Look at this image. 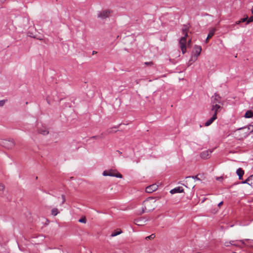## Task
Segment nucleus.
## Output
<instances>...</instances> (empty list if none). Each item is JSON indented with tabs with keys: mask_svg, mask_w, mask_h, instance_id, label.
Segmentation results:
<instances>
[{
	"mask_svg": "<svg viewBox=\"0 0 253 253\" xmlns=\"http://www.w3.org/2000/svg\"><path fill=\"white\" fill-rule=\"evenodd\" d=\"M253 21V15L251 16L248 19L247 24H248Z\"/></svg>",
	"mask_w": 253,
	"mask_h": 253,
	"instance_id": "nucleus-26",
	"label": "nucleus"
},
{
	"mask_svg": "<svg viewBox=\"0 0 253 253\" xmlns=\"http://www.w3.org/2000/svg\"><path fill=\"white\" fill-rule=\"evenodd\" d=\"M212 152V151L211 150L203 151L201 153V157L204 159H208L211 156Z\"/></svg>",
	"mask_w": 253,
	"mask_h": 253,
	"instance_id": "nucleus-10",
	"label": "nucleus"
},
{
	"mask_svg": "<svg viewBox=\"0 0 253 253\" xmlns=\"http://www.w3.org/2000/svg\"><path fill=\"white\" fill-rule=\"evenodd\" d=\"M5 104V100H2L0 101V107L3 106Z\"/></svg>",
	"mask_w": 253,
	"mask_h": 253,
	"instance_id": "nucleus-29",
	"label": "nucleus"
},
{
	"mask_svg": "<svg viewBox=\"0 0 253 253\" xmlns=\"http://www.w3.org/2000/svg\"><path fill=\"white\" fill-rule=\"evenodd\" d=\"M248 17L246 16L245 18H242L240 21H241V23L244 22L248 21Z\"/></svg>",
	"mask_w": 253,
	"mask_h": 253,
	"instance_id": "nucleus-27",
	"label": "nucleus"
},
{
	"mask_svg": "<svg viewBox=\"0 0 253 253\" xmlns=\"http://www.w3.org/2000/svg\"><path fill=\"white\" fill-rule=\"evenodd\" d=\"M217 118V117H216V115L215 114H213L212 117L211 118H210L209 120H208L205 123V126H210V125H211L213 122L216 120Z\"/></svg>",
	"mask_w": 253,
	"mask_h": 253,
	"instance_id": "nucleus-16",
	"label": "nucleus"
},
{
	"mask_svg": "<svg viewBox=\"0 0 253 253\" xmlns=\"http://www.w3.org/2000/svg\"><path fill=\"white\" fill-rule=\"evenodd\" d=\"M156 207V201L153 198H149L145 200L142 204L140 214L153 211Z\"/></svg>",
	"mask_w": 253,
	"mask_h": 253,
	"instance_id": "nucleus-1",
	"label": "nucleus"
},
{
	"mask_svg": "<svg viewBox=\"0 0 253 253\" xmlns=\"http://www.w3.org/2000/svg\"><path fill=\"white\" fill-rule=\"evenodd\" d=\"M195 178L197 179V180H200V178H199L198 177V175H197V176H196L195 177Z\"/></svg>",
	"mask_w": 253,
	"mask_h": 253,
	"instance_id": "nucleus-37",
	"label": "nucleus"
},
{
	"mask_svg": "<svg viewBox=\"0 0 253 253\" xmlns=\"http://www.w3.org/2000/svg\"><path fill=\"white\" fill-rule=\"evenodd\" d=\"M51 211V214L54 216L57 215L58 214V213H59L58 210L57 208L52 209Z\"/></svg>",
	"mask_w": 253,
	"mask_h": 253,
	"instance_id": "nucleus-22",
	"label": "nucleus"
},
{
	"mask_svg": "<svg viewBox=\"0 0 253 253\" xmlns=\"http://www.w3.org/2000/svg\"><path fill=\"white\" fill-rule=\"evenodd\" d=\"M215 31V28H212L210 30L209 35H208V37L206 40V42H208V41L214 35Z\"/></svg>",
	"mask_w": 253,
	"mask_h": 253,
	"instance_id": "nucleus-17",
	"label": "nucleus"
},
{
	"mask_svg": "<svg viewBox=\"0 0 253 253\" xmlns=\"http://www.w3.org/2000/svg\"><path fill=\"white\" fill-rule=\"evenodd\" d=\"M61 197H62V203L63 204L65 202V196L63 195H62L61 196Z\"/></svg>",
	"mask_w": 253,
	"mask_h": 253,
	"instance_id": "nucleus-30",
	"label": "nucleus"
},
{
	"mask_svg": "<svg viewBox=\"0 0 253 253\" xmlns=\"http://www.w3.org/2000/svg\"><path fill=\"white\" fill-rule=\"evenodd\" d=\"M188 25H184L182 28V33L184 36L181 37L179 41L180 48L183 54H184L186 51L187 37L188 36Z\"/></svg>",
	"mask_w": 253,
	"mask_h": 253,
	"instance_id": "nucleus-2",
	"label": "nucleus"
},
{
	"mask_svg": "<svg viewBox=\"0 0 253 253\" xmlns=\"http://www.w3.org/2000/svg\"><path fill=\"white\" fill-rule=\"evenodd\" d=\"M202 47L201 46L195 45L192 51L193 57L189 62H190L191 61L193 62L195 61L197 59L198 57L200 55Z\"/></svg>",
	"mask_w": 253,
	"mask_h": 253,
	"instance_id": "nucleus-5",
	"label": "nucleus"
},
{
	"mask_svg": "<svg viewBox=\"0 0 253 253\" xmlns=\"http://www.w3.org/2000/svg\"><path fill=\"white\" fill-rule=\"evenodd\" d=\"M221 109V107L220 105H216L211 106V111L213 112V114L216 115V117H217V114L219 112Z\"/></svg>",
	"mask_w": 253,
	"mask_h": 253,
	"instance_id": "nucleus-14",
	"label": "nucleus"
},
{
	"mask_svg": "<svg viewBox=\"0 0 253 253\" xmlns=\"http://www.w3.org/2000/svg\"><path fill=\"white\" fill-rule=\"evenodd\" d=\"M184 191V189L182 187H177L170 190L171 194H175L177 193H182Z\"/></svg>",
	"mask_w": 253,
	"mask_h": 253,
	"instance_id": "nucleus-15",
	"label": "nucleus"
},
{
	"mask_svg": "<svg viewBox=\"0 0 253 253\" xmlns=\"http://www.w3.org/2000/svg\"><path fill=\"white\" fill-rule=\"evenodd\" d=\"M243 130L248 131L249 133L253 132V125H250L247 127H244V129Z\"/></svg>",
	"mask_w": 253,
	"mask_h": 253,
	"instance_id": "nucleus-19",
	"label": "nucleus"
},
{
	"mask_svg": "<svg viewBox=\"0 0 253 253\" xmlns=\"http://www.w3.org/2000/svg\"><path fill=\"white\" fill-rule=\"evenodd\" d=\"M5 189V186L3 184L0 183V192L2 193Z\"/></svg>",
	"mask_w": 253,
	"mask_h": 253,
	"instance_id": "nucleus-24",
	"label": "nucleus"
},
{
	"mask_svg": "<svg viewBox=\"0 0 253 253\" xmlns=\"http://www.w3.org/2000/svg\"><path fill=\"white\" fill-rule=\"evenodd\" d=\"M244 129V127L238 128L235 131V136L237 139L239 140L242 139L246 138L249 134L248 131L243 130Z\"/></svg>",
	"mask_w": 253,
	"mask_h": 253,
	"instance_id": "nucleus-4",
	"label": "nucleus"
},
{
	"mask_svg": "<svg viewBox=\"0 0 253 253\" xmlns=\"http://www.w3.org/2000/svg\"><path fill=\"white\" fill-rule=\"evenodd\" d=\"M107 132L108 133H110L112 132V131L111 130V129L110 128L107 130Z\"/></svg>",
	"mask_w": 253,
	"mask_h": 253,
	"instance_id": "nucleus-33",
	"label": "nucleus"
},
{
	"mask_svg": "<svg viewBox=\"0 0 253 253\" xmlns=\"http://www.w3.org/2000/svg\"><path fill=\"white\" fill-rule=\"evenodd\" d=\"M95 53H96V52L93 51V54H94Z\"/></svg>",
	"mask_w": 253,
	"mask_h": 253,
	"instance_id": "nucleus-41",
	"label": "nucleus"
},
{
	"mask_svg": "<svg viewBox=\"0 0 253 253\" xmlns=\"http://www.w3.org/2000/svg\"><path fill=\"white\" fill-rule=\"evenodd\" d=\"M243 184H248L253 187V174L250 176L246 180L242 181Z\"/></svg>",
	"mask_w": 253,
	"mask_h": 253,
	"instance_id": "nucleus-13",
	"label": "nucleus"
},
{
	"mask_svg": "<svg viewBox=\"0 0 253 253\" xmlns=\"http://www.w3.org/2000/svg\"><path fill=\"white\" fill-rule=\"evenodd\" d=\"M237 175L239 176V179H242L243 176L244 174V171L241 169L239 168L236 171Z\"/></svg>",
	"mask_w": 253,
	"mask_h": 253,
	"instance_id": "nucleus-18",
	"label": "nucleus"
},
{
	"mask_svg": "<svg viewBox=\"0 0 253 253\" xmlns=\"http://www.w3.org/2000/svg\"><path fill=\"white\" fill-rule=\"evenodd\" d=\"M221 103V98L220 97L217 95L215 94L214 95L212 96L211 98V105L214 106L220 105L219 104Z\"/></svg>",
	"mask_w": 253,
	"mask_h": 253,
	"instance_id": "nucleus-8",
	"label": "nucleus"
},
{
	"mask_svg": "<svg viewBox=\"0 0 253 253\" xmlns=\"http://www.w3.org/2000/svg\"><path fill=\"white\" fill-rule=\"evenodd\" d=\"M223 202H220V203L218 204V206L219 207H220L221 205H223Z\"/></svg>",
	"mask_w": 253,
	"mask_h": 253,
	"instance_id": "nucleus-34",
	"label": "nucleus"
},
{
	"mask_svg": "<svg viewBox=\"0 0 253 253\" xmlns=\"http://www.w3.org/2000/svg\"><path fill=\"white\" fill-rule=\"evenodd\" d=\"M233 243H234V241H231V242H229V243H228V242H226V243H225V245L226 246H229V244H231V245H235Z\"/></svg>",
	"mask_w": 253,
	"mask_h": 253,
	"instance_id": "nucleus-28",
	"label": "nucleus"
},
{
	"mask_svg": "<svg viewBox=\"0 0 253 253\" xmlns=\"http://www.w3.org/2000/svg\"><path fill=\"white\" fill-rule=\"evenodd\" d=\"M158 185L156 184H153L147 186L145 189V191L148 193H151L158 189Z\"/></svg>",
	"mask_w": 253,
	"mask_h": 253,
	"instance_id": "nucleus-9",
	"label": "nucleus"
},
{
	"mask_svg": "<svg viewBox=\"0 0 253 253\" xmlns=\"http://www.w3.org/2000/svg\"><path fill=\"white\" fill-rule=\"evenodd\" d=\"M245 241H248L249 244H251L252 242H253V240L246 239Z\"/></svg>",
	"mask_w": 253,
	"mask_h": 253,
	"instance_id": "nucleus-32",
	"label": "nucleus"
},
{
	"mask_svg": "<svg viewBox=\"0 0 253 253\" xmlns=\"http://www.w3.org/2000/svg\"><path fill=\"white\" fill-rule=\"evenodd\" d=\"M251 12L253 14V6L252 7V8L251 9Z\"/></svg>",
	"mask_w": 253,
	"mask_h": 253,
	"instance_id": "nucleus-38",
	"label": "nucleus"
},
{
	"mask_svg": "<svg viewBox=\"0 0 253 253\" xmlns=\"http://www.w3.org/2000/svg\"><path fill=\"white\" fill-rule=\"evenodd\" d=\"M240 23H241V21L240 20L236 21L235 23L236 24H239Z\"/></svg>",
	"mask_w": 253,
	"mask_h": 253,
	"instance_id": "nucleus-36",
	"label": "nucleus"
},
{
	"mask_svg": "<svg viewBox=\"0 0 253 253\" xmlns=\"http://www.w3.org/2000/svg\"><path fill=\"white\" fill-rule=\"evenodd\" d=\"M155 237V235L154 234H152L150 236H147L145 239L146 240H152Z\"/></svg>",
	"mask_w": 253,
	"mask_h": 253,
	"instance_id": "nucleus-23",
	"label": "nucleus"
},
{
	"mask_svg": "<svg viewBox=\"0 0 253 253\" xmlns=\"http://www.w3.org/2000/svg\"><path fill=\"white\" fill-rule=\"evenodd\" d=\"M221 179H222V178L221 177H218V178H217V180H220Z\"/></svg>",
	"mask_w": 253,
	"mask_h": 253,
	"instance_id": "nucleus-39",
	"label": "nucleus"
},
{
	"mask_svg": "<svg viewBox=\"0 0 253 253\" xmlns=\"http://www.w3.org/2000/svg\"><path fill=\"white\" fill-rule=\"evenodd\" d=\"M145 64L146 65H151L152 64V62H145Z\"/></svg>",
	"mask_w": 253,
	"mask_h": 253,
	"instance_id": "nucleus-35",
	"label": "nucleus"
},
{
	"mask_svg": "<svg viewBox=\"0 0 253 253\" xmlns=\"http://www.w3.org/2000/svg\"><path fill=\"white\" fill-rule=\"evenodd\" d=\"M103 176H110L118 178H122V175L115 169L104 170L103 172Z\"/></svg>",
	"mask_w": 253,
	"mask_h": 253,
	"instance_id": "nucleus-6",
	"label": "nucleus"
},
{
	"mask_svg": "<svg viewBox=\"0 0 253 253\" xmlns=\"http://www.w3.org/2000/svg\"><path fill=\"white\" fill-rule=\"evenodd\" d=\"M79 221L80 222H81V223H85L86 222V219L85 218V217H82L81 218H80L79 220Z\"/></svg>",
	"mask_w": 253,
	"mask_h": 253,
	"instance_id": "nucleus-25",
	"label": "nucleus"
},
{
	"mask_svg": "<svg viewBox=\"0 0 253 253\" xmlns=\"http://www.w3.org/2000/svg\"><path fill=\"white\" fill-rule=\"evenodd\" d=\"M38 133L43 135H46L48 134L49 131L45 126H42L38 127Z\"/></svg>",
	"mask_w": 253,
	"mask_h": 253,
	"instance_id": "nucleus-12",
	"label": "nucleus"
},
{
	"mask_svg": "<svg viewBox=\"0 0 253 253\" xmlns=\"http://www.w3.org/2000/svg\"><path fill=\"white\" fill-rule=\"evenodd\" d=\"M0 144L5 149L10 150L14 147L15 143L13 139L9 138L1 140Z\"/></svg>",
	"mask_w": 253,
	"mask_h": 253,
	"instance_id": "nucleus-3",
	"label": "nucleus"
},
{
	"mask_svg": "<svg viewBox=\"0 0 253 253\" xmlns=\"http://www.w3.org/2000/svg\"><path fill=\"white\" fill-rule=\"evenodd\" d=\"M191 39H189L187 42V45L188 46H190L191 45Z\"/></svg>",
	"mask_w": 253,
	"mask_h": 253,
	"instance_id": "nucleus-31",
	"label": "nucleus"
},
{
	"mask_svg": "<svg viewBox=\"0 0 253 253\" xmlns=\"http://www.w3.org/2000/svg\"><path fill=\"white\" fill-rule=\"evenodd\" d=\"M253 112L252 111H247L245 114V117L246 118H250L253 117Z\"/></svg>",
	"mask_w": 253,
	"mask_h": 253,
	"instance_id": "nucleus-20",
	"label": "nucleus"
},
{
	"mask_svg": "<svg viewBox=\"0 0 253 253\" xmlns=\"http://www.w3.org/2000/svg\"><path fill=\"white\" fill-rule=\"evenodd\" d=\"M186 178L188 179H190L191 178V177H187Z\"/></svg>",
	"mask_w": 253,
	"mask_h": 253,
	"instance_id": "nucleus-40",
	"label": "nucleus"
},
{
	"mask_svg": "<svg viewBox=\"0 0 253 253\" xmlns=\"http://www.w3.org/2000/svg\"><path fill=\"white\" fill-rule=\"evenodd\" d=\"M122 233V231L121 229H119L118 231L115 230L112 233V234L111 235V237H113L116 236L118 235H120Z\"/></svg>",
	"mask_w": 253,
	"mask_h": 253,
	"instance_id": "nucleus-21",
	"label": "nucleus"
},
{
	"mask_svg": "<svg viewBox=\"0 0 253 253\" xmlns=\"http://www.w3.org/2000/svg\"><path fill=\"white\" fill-rule=\"evenodd\" d=\"M111 12V10L109 9L103 10L98 13L97 16L99 18L104 19L110 16Z\"/></svg>",
	"mask_w": 253,
	"mask_h": 253,
	"instance_id": "nucleus-7",
	"label": "nucleus"
},
{
	"mask_svg": "<svg viewBox=\"0 0 253 253\" xmlns=\"http://www.w3.org/2000/svg\"><path fill=\"white\" fill-rule=\"evenodd\" d=\"M146 221V220H145L144 218L140 217L137 219H136L134 220V223L137 225L138 226H142L144 225Z\"/></svg>",
	"mask_w": 253,
	"mask_h": 253,
	"instance_id": "nucleus-11",
	"label": "nucleus"
}]
</instances>
